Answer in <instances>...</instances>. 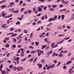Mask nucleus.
<instances>
[{
	"instance_id": "f257e3e1",
	"label": "nucleus",
	"mask_w": 74,
	"mask_h": 74,
	"mask_svg": "<svg viewBox=\"0 0 74 74\" xmlns=\"http://www.w3.org/2000/svg\"><path fill=\"white\" fill-rule=\"evenodd\" d=\"M58 18V16L56 15L54 16V18L51 17L50 18L49 20L48 21L49 22H52V21H55L56 19H57Z\"/></svg>"
},
{
	"instance_id": "f03ea898",
	"label": "nucleus",
	"mask_w": 74,
	"mask_h": 74,
	"mask_svg": "<svg viewBox=\"0 0 74 74\" xmlns=\"http://www.w3.org/2000/svg\"><path fill=\"white\" fill-rule=\"evenodd\" d=\"M17 70V71H21V70H23V67L21 66H19L16 68Z\"/></svg>"
},
{
	"instance_id": "7ed1b4c3",
	"label": "nucleus",
	"mask_w": 74,
	"mask_h": 74,
	"mask_svg": "<svg viewBox=\"0 0 74 74\" xmlns=\"http://www.w3.org/2000/svg\"><path fill=\"white\" fill-rule=\"evenodd\" d=\"M72 70V69H70L69 70V71L68 72V73L69 74H71L72 73H74V71H71Z\"/></svg>"
},
{
	"instance_id": "20e7f679",
	"label": "nucleus",
	"mask_w": 74,
	"mask_h": 74,
	"mask_svg": "<svg viewBox=\"0 0 74 74\" xmlns=\"http://www.w3.org/2000/svg\"><path fill=\"white\" fill-rule=\"evenodd\" d=\"M23 35V34H21L20 35H19L17 39H21V38H22V37H21Z\"/></svg>"
},
{
	"instance_id": "39448f33",
	"label": "nucleus",
	"mask_w": 74,
	"mask_h": 74,
	"mask_svg": "<svg viewBox=\"0 0 74 74\" xmlns=\"http://www.w3.org/2000/svg\"><path fill=\"white\" fill-rule=\"evenodd\" d=\"M55 64H52L50 66V69H53V68H55Z\"/></svg>"
},
{
	"instance_id": "423d86ee",
	"label": "nucleus",
	"mask_w": 74,
	"mask_h": 74,
	"mask_svg": "<svg viewBox=\"0 0 74 74\" xmlns=\"http://www.w3.org/2000/svg\"><path fill=\"white\" fill-rule=\"evenodd\" d=\"M2 14V16H3V17H4V16H5L6 15V14H7V13H6L5 14V13H4V12H2L1 13Z\"/></svg>"
},
{
	"instance_id": "0eeeda50",
	"label": "nucleus",
	"mask_w": 74,
	"mask_h": 74,
	"mask_svg": "<svg viewBox=\"0 0 74 74\" xmlns=\"http://www.w3.org/2000/svg\"><path fill=\"white\" fill-rule=\"evenodd\" d=\"M19 57H17L16 58H14V60H16L17 61L18 60H19Z\"/></svg>"
},
{
	"instance_id": "6e6552de",
	"label": "nucleus",
	"mask_w": 74,
	"mask_h": 74,
	"mask_svg": "<svg viewBox=\"0 0 74 74\" xmlns=\"http://www.w3.org/2000/svg\"><path fill=\"white\" fill-rule=\"evenodd\" d=\"M3 64H2L0 66V71H2V68H3Z\"/></svg>"
},
{
	"instance_id": "1a4fd4ad",
	"label": "nucleus",
	"mask_w": 74,
	"mask_h": 74,
	"mask_svg": "<svg viewBox=\"0 0 74 74\" xmlns=\"http://www.w3.org/2000/svg\"><path fill=\"white\" fill-rule=\"evenodd\" d=\"M37 65L39 67V69H41L42 67V64H38Z\"/></svg>"
},
{
	"instance_id": "9d476101",
	"label": "nucleus",
	"mask_w": 74,
	"mask_h": 74,
	"mask_svg": "<svg viewBox=\"0 0 74 74\" xmlns=\"http://www.w3.org/2000/svg\"><path fill=\"white\" fill-rule=\"evenodd\" d=\"M58 36V37H64V34H60Z\"/></svg>"
},
{
	"instance_id": "9b49d317",
	"label": "nucleus",
	"mask_w": 74,
	"mask_h": 74,
	"mask_svg": "<svg viewBox=\"0 0 74 74\" xmlns=\"http://www.w3.org/2000/svg\"><path fill=\"white\" fill-rule=\"evenodd\" d=\"M40 8V7H38V11L39 12H41V11H42V9Z\"/></svg>"
},
{
	"instance_id": "f8f14e48",
	"label": "nucleus",
	"mask_w": 74,
	"mask_h": 74,
	"mask_svg": "<svg viewBox=\"0 0 74 74\" xmlns=\"http://www.w3.org/2000/svg\"><path fill=\"white\" fill-rule=\"evenodd\" d=\"M14 33L11 32L8 33L7 35V36H8V35H14Z\"/></svg>"
},
{
	"instance_id": "ddd939ff",
	"label": "nucleus",
	"mask_w": 74,
	"mask_h": 74,
	"mask_svg": "<svg viewBox=\"0 0 74 74\" xmlns=\"http://www.w3.org/2000/svg\"><path fill=\"white\" fill-rule=\"evenodd\" d=\"M64 41V39H63L62 40L59 42H58V44H61V43H63V41Z\"/></svg>"
},
{
	"instance_id": "4468645a",
	"label": "nucleus",
	"mask_w": 74,
	"mask_h": 74,
	"mask_svg": "<svg viewBox=\"0 0 74 74\" xmlns=\"http://www.w3.org/2000/svg\"><path fill=\"white\" fill-rule=\"evenodd\" d=\"M61 20H63L64 19V15H61Z\"/></svg>"
},
{
	"instance_id": "2eb2a0df",
	"label": "nucleus",
	"mask_w": 74,
	"mask_h": 74,
	"mask_svg": "<svg viewBox=\"0 0 74 74\" xmlns=\"http://www.w3.org/2000/svg\"><path fill=\"white\" fill-rule=\"evenodd\" d=\"M1 73L2 74H6V71H1Z\"/></svg>"
},
{
	"instance_id": "dca6fc26",
	"label": "nucleus",
	"mask_w": 74,
	"mask_h": 74,
	"mask_svg": "<svg viewBox=\"0 0 74 74\" xmlns=\"http://www.w3.org/2000/svg\"><path fill=\"white\" fill-rule=\"evenodd\" d=\"M33 33H32L29 36V37L30 38H32L33 37Z\"/></svg>"
},
{
	"instance_id": "f3484780",
	"label": "nucleus",
	"mask_w": 74,
	"mask_h": 74,
	"mask_svg": "<svg viewBox=\"0 0 74 74\" xmlns=\"http://www.w3.org/2000/svg\"><path fill=\"white\" fill-rule=\"evenodd\" d=\"M27 12H28V14H31V13H32V11L30 10H28Z\"/></svg>"
},
{
	"instance_id": "a211bd4d",
	"label": "nucleus",
	"mask_w": 74,
	"mask_h": 74,
	"mask_svg": "<svg viewBox=\"0 0 74 74\" xmlns=\"http://www.w3.org/2000/svg\"><path fill=\"white\" fill-rule=\"evenodd\" d=\"M70 63H71V61H69L66 63V64H70Z\"/></svg>"
},
{
	"instance_id": "6ab92c4d",
	"label": "nucleus",
	"mask_w": 74,
	"mask_h": 74,
	"mask_svg": "<svg viewBox=\"0 0 74 74\" xmlns=\"http://www.w3.org/2000/svg\"><path fill=\"white\" fill-rule=\"evenodd\" d=\"M26 60V58H25L24 59H22L21 60L22 62H25V61Z\"/></svg>"
},
{
	"instance_id": "aec40b11",
	"label": "nucleus",
	"mask_w": 74,
	"mask_h": 74,
	"mask_svg": "<svg viewBox=\"0 0 74 74\" xmlns=\"http://www.w3.org/2000/svg\"><path fill=\"white\" fill-rule=\"evenodd\" d=\"M6 6V5H2L1 6V7L2 8H4Z\"/></svg>"
},
{
	"instance_id": "412c9836",
	"label": "nucleus",
	"mask_w": 74,
	"mask_h": 74,
	"mask_svg": "<svg viewBox=\"0 0 74 74\" xmlns=\"http://www.w3.org/2000/svg\"><path fill=\"white\" fill-rule=\"evenodd\" d=\"M5 40H6V41H8L10 40V38L9 37H6L5 38Z\"/></svg>"
},
{
	"instance_id": "4be33fe9",
	"label": "nucleus",
	"mask_w": 74,
	"mask_h": 74,
	"mask_svg": "<svg viewBox=\"0 0 74 74\" xmlns=\"http://www.w3.org/2000/svg\"><path fill=\"white\" fill-rule=\"evenodd\" d=\"M36 53V51L35 50H33L31 51V53H32V54H33L34 53Z\"/></svg>"
},
{
	"instance_id": "5701e85b",
	"label": "nucleus",
	"mask_w": 74,
	"mask_h": 74,
	"mask_svg": "<svg viewBox=\"0 0 74 74\" xmlns=\"http://www.w3.org/2000/svg\"><path fill=\"white\" fill-rule=\"evenodd\" d=\"M57 4L53 5V6H52L53 8H56V7H57Z\"/></svg>"
},
{
	"instance_id": "b1692460",
	"label": "nucleus",
	"mask_w": 74,
	"mask_h": 74,
	"mask_svg": "<svg viewBox=\"0 0 74 74\" xmlns=\"http://www.w3.org/2000/svg\"><path fill=\"white\" fill-rule=\"evenodd\" d=\"M46 47H47V45H44V46L42 47V49H44V48H45Z\"/></svg>"
},
{
	"instance_id": "393cba45",
	"label": "nucleus",
	"mask_w": 74,
	"mask_h": 74,
	"mask_svg": "<svg viewBox=\"0 0 74 74\" xmlns=\"http://www.w3.org/2000/svg\"><path fill=\"white\" fill-rule=\"evenodd\" d=\"M55 45V43H52L51 45V47H52V48H53V46H54Z\"/></svg>"
},
{
	"instance_id": "a878e982",
	"label": "nucleus",
	"mask_w": 74,
	"mask_h": 74,
	"mask_svg": "<svg viewBox=\"0 0 74 74\" xmlns=\"http://www.w3.org/2000/svg\"><path fill=\"white\" fill-rule=\"evenodd\" d=\"M40 7L41 8H43L44 7V5H40Z\"/></svg>"
},
{
	"instance_id": "bb28decb",
	"label": "nucleus",
	"mask_w": 74,
	"mask_h": 74,
	"mask_svg": "<svg viewBox=\"0 0 74 74\" xmlns=\"http://www.w3.org/2000/svg\"><path fill=\"white\" fill-rule=\"evenodd\" d=\"M36 60H37V58H36L34 59L33 61L34 63H35V62H36Z\"/></svg>"
},
{
	"instance_id": "cd10ccee",
	"label": "nucleus",
	"mask_w": 74,
	"mask_h": 74,
	"mask_svg": "<svg viewBox=\"0 0 74 74\" xmlns=\"http://www.w3.org/2000/svg\"><path fill=\"white\" fill-rule=\"evenodd\" d=\"M20 24L21 23L19 21H17V22L16 23V25H18V24L19 25H20Z\"/></svg>"
},
{
	"instance_id": "c85d7f7f",
	"label": "nucleus",
	"mask_w": 74,
	"mask_h": 74,
	"mask_svg": "<svg viewBox=\"0 0 74 74\" xmlns=\"http://www.w3.org/2000/svg\"><path fill=\"white\" fill-rule=\"evenodd\" d=\"M38 20V18H35L34 19V21L35 22H37Z\"/></svg>"
},
{
	"instance_id": "c756f323",
	"label": "nucleus",
	"mask_w": 74,
	"mask_h": 74,
	"mask_svg": "<svg viewBox=\"0 0 74 74\" xmlns=\"http://www.w3.org/2000/svg\"><path fill=\"white\" fill-rule=\"evenodd\" d=\"M17 19L18 20H19L20 21H21L22 20V17H19Z\"/></svg>"
},
{
	"instance_id": "7c9ffc66",
	"label": "nucleus",
	"mask_w": 74,
	"mask_h": 74,
	"mask_svg": "<svg viewBox=\"0 0 74 74\" xmlns=\"http://www.w3.org/2000/svg\"><path fill=\"white\" fill-rule=\"evenodd\" d=\"M10 53H8L7 55H6V56L7 57H8L9 56H10Z\"/></svg>"
},
{
	"instance_id": "2f4dec72",
	"label": "nucleus",
	"mask_w": 74,
	"mask_h": 74,
	"mask_svg": "<svg viewBox=\"0 0 74 74\" xmlns=\"http://www.w3.org/2000/svg\"><path fill=\"white\" fill-rule=\"evenodd\" d=\"M34 59V58H32L31 59L29 60V62H32L33 61V60Z\"/></svg>"
},
{
	"instance_id": "473e14b6",
	"label": "nucleus",
	"mask_w": 74,
	"mask_h": 74,
	"mask_svg": "<svg viewBox=\"0 0 74 74\" xmlns=\"http://www.w3.org/2000/svg\"><path fill=\"white\" fill-rule=\"evenodd\" d=\"M6 1V0H4L3 1H0V4H1V3H4Z\"/></svg>"
},
{
	"instance_id": "72a5a7b5",
	"label": "nucleus",
	"mask_w": 74,
	"mask_h": 74,
	"mask_svg": "<svg viewBox=\"0 0 74 74\" xmlns=\"http://www.w3.org/2000/svg\"><path fill=\"white\" fill-rule=\"evenodd\" d=\"M52 23H49V24L48 25H47L46 26H51V25Z\"/></svg>"
},
{
	"instance_id": "f704fd0d",
	"label": "nucleus",
	"mask_w": 74,
	"mask_h": 74,
	"mask_svg": "<svg viewBox=\"0 0 74 74\" xmlns=\"http://www.w3.org/2000/svg\"><path fill=\"white\" fill-rule=\"evenodd\" d=\"M6 26V24H4V25H2V27H3V28H4V27H5Z\"/></svg>"
},
{
	"instance_id": "c9c22d12",
	"label": "nucleus",
	"mask_w": 74,
	"mask_h": 74,
	"mask_svg": "<svg viewBox=\"0 0 74 74\" xmlns=\"http://www.w3.org/2000/svg\"><path fill=\"white\" fill-rule=\"evenodd\" d=\"M6 70L7 71H11V69H8V68H6Z\"/></svg>"
},
{
	"instance_id": "e433bc0d",
	"label": "nucleus",
	"mask_w": 74,
	"mask_h": 74,
	"mask_svg": "<svg viewBox=\"0 0 74 74\" xmlns=\"http://www.w3.org/2000/svg\"><path fill=\"white\" fill-rule=\"evenodd\" d=\"M63 55L62 54H60L58 55V57H62Z\"/></svg>"
},
{
	"instance_id": "4c0bfd02",
	"label": "nucleus",
	"mask_w": 74,
	"mask_h": 74,
	"mask_svg": "<svg viewBox=\"0 0 74 74\" xmlns=\"http://www.w3.org/2000/svg\"><path fill=\"white\" fill-rule=\"evenodd\" d=\"M13 66V65H10L9 66V67L10 69H11V68Z\"/></svg>"
},
{
	"instance_id": "58836bf2",
	"label": "nucleus",
	"mask_w": 74,
	"mask_h": 74,
	"mask_svg": "<svg viewBox=\"0 0 74 74\" xmlns=\"http://www.w3.org/2000/svg\"><path fill=\"white\" fill-rule=\"evenodd\" d=\"M63 69H64V70H66V69H67V66H64L63 67Z\"/></svg>"
},
{
	"instance_id": "ea45409f",
	"label": "nucleus",
	"mask_w": 74,
	"mask_h": 74,
	"mask_svg": "<svg viewBox=\"0 0 74 74\" xmlns=\"http://www.w3.org/2000/svg\"><path fill=\"white\" fill-rule=\"evenodd\" d=\"M14 28L13 27H11L10 28V30H11V31H12L14 30Z\"/></svg>"
},
{
	"instance_id": "a19ab883",
	"label": "nucleus",
	"mask_w": 74,
	"mask_h": 74,
	"mask_svg": "<svg viewBox=\"0 0 74 74\" xmlns=\"http://www.w3.org/2000/svg\"><path fill=\"white\" fill-rule=\"evenodd\" d=\"M49 10L50 11H54V9L53 8H50L49 9Z\"/></svg>"
},
{
	"instance_id": "79ce46f5",
	"label": "nucleus",
	"mask_w": 74,
	"mask_h": 74,
	"mask_svg": "<svg viewBox=\"0 0 74 74\" xmlns=\"http://www.w3.org/2000/svg\"><path fill=\"white\" fill-rule=\"evenodd\" d=\"M49 49V46H47L46 47V49Z\"/></svg>"
},
{
	"instance_id": "37998d69",
	"label": "nucleus",
	"mask_w": 74,
	"mask_h": 74,
	"mask_svg": "<svg viewBox=\"0 0 74 74\" xmlns=\"http://www.w3.org/2000/svg\"><path fill=\"white\" fill-rule=\"evenodd\" d=\"M13 69L14 71H15L16 70V68L15 67H13Z\"/></svg>"
},
{
	"instance_id": "c03bdc74",
	"label": "nucleus",
	"mask_w": 74,
	"mask_h": 74,
	"mask_svg": "<svg viewBox=\"0 0 74 74\" xmlns=\"http://www.w3.org/2000/svg\"><path fill=\"white\" fill-rule=\"evenodd\" d=\"M39 44V43H38V42H35V45H36V46H37V45H38Z\"/></svg>"
},
{
	"instance_id": "a18cd8bd",
	"label": "nucleus",
	"mask_w": 74,
	"mask_h": 74,
	"mask_svg": "<svg viewBox=\"0 0 74 74\" xmlns=\"http://www.w3.org/2000/svg\"><path fill=\"white\" fill-rule=\"evenodd\" d=\"M53 62H54V63H57V60H54L53 61Z\"/></svg>"
},
{
	"instance_id": "49530a36",
	"label": "nucleus",
	"mask_w": 74,
	"mask_h": 74,
	"mask_svg": "<svg viewBox=\"0 0 74 74\" xmlns=\"http://www.w3.org/2000/svg\"><path fill=\"white\" fill-rule=\"evenodd\" d=\"M24 32L25 33H28V32L26 31V29H24Z\"/></svg>"
},
{
	"instance_id": "de8ad7c7",
	"label": "nucleus",
	"mask_w": 74,
	"mask_h": 74,
	"mask_svg": "<svg viewBox=\"0 0 74 74\" xmlns=\"http://www.w3.org/2000/svg\"><path fill=\"white\" fill-rule=\"evenodd\" d=\"M9 44H7L6 46H5V47L6 48H9Z\"/></svg>"
},
{
	"instance_id": "09e8293b",
	"label": "nucleus",
	"mask_w": 74,
	"mask_h": 74,
	"mask_svg": "<svg viewBox=\"0 0 74 74\" xmlns=\"http://www.w3.org/2000/svg\"><path fill=\"white\" fill-rule=\"evenodd\" d=\"M12 47H13L14 48H16V45H13L12 46Z\"/></svg>"
},
{
	"instance_id": "8fccbe9b",
	"label": "nucleus",
	"mask_w": 74,
	"mask_h": 74,
	"mask_svg": "<svg viewBox=\"0 0 74 74\" xmlns=\"http://www.w3.org/2000/svg\"><path fill=\"white\" fill-rule=\"evenodd\" d=\"M29 48H31V49H33L34 48V47L33 46H29Z\"/></svg>"
},
{
	"instance_id": "3c124183",
	"label": "nucleus",
	"mask_w": 74,
	"mask_h": 74,
	"mask_svg": "<svg viewBox=\"0 0 74 74\" xmlns=\"http://www.w3.org/2000/svg\"><path fill=\"white\" fill-rule=\"evenodd\" d=\"M47 6H46L44 7V8H43V9L44 10H47Z\"/></svg>"
},
{
	"instance_id": "603ef678",
	"label": "nucleus",
	"mask_w": 74,
	"mask_h": 74,
	"mask_svg": "<svg viewBox=\"0 0 74 74\" xmlns=\"http://www.w3.org/2000/svg\"><path fill=\"white\" fill-rule=\"evenodd\" d=\"M24 14L25 15H27V11H25V12H24Z\"/></svg>"
},
{
	"instance_id": "864d4df0",
	"label": "nucleus",
	"mask_w": 74,
	"mask_h": 74,
	"mask_svg": "<svg viewBox=\"0 0 74 74\" xmlns=\"http://www.w3.org/2000/svg\"><path fill=\"white\" fill-rule=\"evenodd\" d=\"M70 38V37H68V38H64V39L65 40H69Z\"/></svg>"
},
{
	"instance_id": "5fc2aeb1",
	"label": "nucleus",
	"mask_w": 74,
	"mask_h": 74,
	"mask_svg": "<svg viewBox=\"0 0 74 74\" xmlns=\"http://www.w3.org/2000/svg\"><path fill=\"white\" fill-rule=\"evenodd\" d=\"M71 53H69L68 54V56H71Z\"/></svg>"
},
{
	"instance_id": "6e6d98bb",
	"label": "nucleus",
	"mask_w": 74,
	"mask_h": 74,
	"mask_svg": "<svg viewBox=\"0 0 74 74\" xmlns=\"http://www.w3.org/2000/svg\"><path fill=\"white\" fill-rule=\"evenodd\" d=\"M60 64H61V63H60V62H59L58 63V64L57 65V66L58 67V66H59V65H60Z\"/></svg>"
},
{
	"instance_id": "4d7b16f0",
	"label": "nucleus",
	"mask_w": 74,
	"mask_h": 74,
	"mask_svg": "<svg viewBox=\"0 0 74 74\" xmlns=\"http://www.w3.org/2000/svg\"><path fill=\"white\" fill-rule=\"evenodd\" d=\"M24 9H25V8H22L20 10L21 12H22V11Z\"/></svg>"
},
{
	"instance_id": "13d9d810",
	"label": "nucleus",
	"mask_w": 74,
	"mask_h": 74,
	"mask_svg": "<svg viewBox=\"0 0 74 74\" xmlns=\"http://www.w3.org/2000/svg\"><path fill=\"white\" fill-rule=\"evenodd\" d=\"M49 32H48L45 35L46 37H48V36L49 35Z\"/></svg>"
},
{
	"instance_id": "bf43d9fd",
	"label": "nucleus",
	"mask_w": 74,
	"mask_h": 74,
	"mask_svg": "<svg viewBox=\"0 0 74 74\" xmlns=\"http://www.w3.org/2000/svg\"><path fill=\"white\" fill-rule=\"evenodd\" d=\"M12 16V14H10L8 16V18H10V17H11Z\"/></svg>"
},
{
	"instance_id": "052dcab7",
	"label": "nucleus",
	"mask_w": 74,
	"mask_h": 74,
	"mask_svg": "<svg viewBox=\"0 0 74 74\" xmlns=\"http://www.w3.org/2000/svg\"><path fill=\"white\" fill-rule=\"evenodd\" d=\"M58 45H55L53 47V48H56V47H58Z\"/></svg>"
},
{
	"instance_id": "680f3d73",
	"label": "nucleus",
	"mask_w": 74,
	"mask_h": 74,
	"mask_svg": "<svg viewBox=\"0 0 74 74\" xmlns=\"http://www.w3.org/2000/svg\"><path fill=\"white\" fill-rule=\"evenodd\" d=\"M18 12H19V10H17V11L15 10L14 11V13H15V12H16V13H18Z\"/></svg>"
},
{
	"instance_id": "e2e57ef3",
	"label": "nucleus",
	"mask_w": 74,
	"mask_h": 74,
	"mask_svg": "<svg viewBox=\"0 0 74 74\" xmlns=\"http://www.w3.org/2000/svg\"><path fill=\"white\" fill-rule=\"evenodd\" d=\"M46 30H47V31H48L49 30H51V29L50 28H48V27H46Z\"/></svg>"
},
{
	"instance_id": "0e129e2a",
	"label": "nucleus",
	"mask_w": 74,
	"mask_h": 74,
	"mask_svg": "<svg viewBox=\"0 0 74 74\" xmlns=\"http://www.w3.org/2000/svg\"><path fill=\"white\" fill-rule=\"evenodd\" d=\"M32 25L34 26V25H36V23L34 22L32 23Z\"/></svg>"
},
{
	"instance_id": "69168bd1",
	"label": "nucleus",
	"mask_w": 74,
	"mask_h": 74,
	"mask_svg": "<svg viewBox=\"0 0 74 74\" xmlns=\"http://www.w3.org/2000/svg\"><path fill=\"white\" fill-rule=\"evenodd\" d=\"M50 69V66H49L47 68V70H49Z\"/></svg>"
},
{
	"instance_id": "338daca9",
	"label": "nucleus",
	"mask_w": 74,
	"mask_h": 74,
	"mask_svg": "<svg viewBox=\"0 0 74 74\" xmlns=\"http://www.w3.org/2000/svg\"><path fill=\"white\" fill-rule=\"evenodd\" d=\"M66 28H67V29H70L71 28V27H70V26H67L66 27Z\"/></svg>"
},
{
	"instance_id": "774afa93",
	"label": "nucleus",
	"mask_w": 74,
	"mask_h": 74,
	"mask_svg": "<svg viewBox=\"0 0 74 74\" xmlns=\"http://www.w3.org/2000/svg\"><path fill=\"white\" fill-rule=\"evenodd\" d=\"M44 62H45V61L43 59L42 60H41V62L43 63H44Z\"/></svg>"
}]
</instances>
